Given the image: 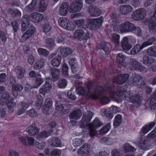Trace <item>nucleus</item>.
<instances>
[{"label":"nucleus","instance_id":"1","mask_svg":"<svg viewBox=\"0 0 156 156\" xmlns=\"http://www.w3.org/2000/svg\"><path fill=\"white\" fill-rule=\"evenodd\" d=\"M92 84V81L88 82L87 84V90L82 87H78L77 88H76V93L80 95L86 94L88 97L93 99L98 98L103 90V88L101 87H98L93 89Z\"/></svg>","mask_w":156,"mask_h":156},{"label":"nucleus","instance_id":"2","mask_svg":"<svg viewBox=\"0 0 156 156\" xmlns=\"http://www.w3.org/2000/svg\"><path fill=\"white\" fill-rule=\"evenodd\" d=\"M93 115V114L91 111L88 112L87 114L84 115L80 122V126L82 128H86L89 130V134L92 137L96 135L97 131L94 128L92 127L91 124L88 123Z\"/></svg>","mask_w":156,"mask_h":156},{"label":"nucleus","instance_id":"3","mask_svg":"<svg viewBox=\"0 0 156 156\" xmlns=\"http://www.w3.org/2000/svg\"><path fill=\"white\" fill-rule=\"evenodd\" d=\"M103 20L102 17L97 19H90L88 20L87 27L91 30H97L101 26Z\"/></svg>","mask_w":156,"mask_h":156},{"label":"nucleus","instance_id":"4","mask_svg":"<svg viewBox=\"0 0 156 156\" xmlns=\"http://www.w3.org/2000/svg\"><path fill=\"white\" fill-rule=\"evenodd\" d=\"M73 38L80 40H87L89 38V34L84 28L77 29L73 33Z\"/></svg>","mask_w":156,"mask_h":156},{"label":"nucleus","instance_id":"5","mask_svg":"<svg viewBox=\"0 0 156 156\" xmlns=\"http://www.w3.org/2000/svg\"><path fill=\"white\" fill-rule=\"evenodd\" d=\"M58 23L61 27L67 30H72L75 28L73 23L66 18H60L58 20Z\"/></svg>","mask_w":156,"mask_h":156},{"label":"nucleus","instance_id":"6","mask_svg":"<svg viewBox=\"0 0 156 156\" xmlns=\"http://www.w3.org/2000/svg\"><path fill=\"white\" fill-rule=\"evenodd\" d=\"M110 96L111 98L117 101H121L122 98H126L128 96V93L126 91H120L118 90L115 91L112 90L110 92Z\"/></svg>","mask_w":156,"mask_h":156},{"label":"nucleus","instance_id":"7","mask_svg":"<svg viewBox=\"0 0 156 156\" xmlns=\"http://www.w3.org/2000/svg\"><path fill=\"white\" fill-rule=\"evenodd\" d=\"M83 6L82 0H76L70 5V8L72 12L80 11Z\"/></svg>","mask_w":156,"mask_h":156},{"label":"nucleus","instance_id":"8","mask_svg":"<svg viewBox=\"0 0 156 156\" xmlns=\"http://www.w3.org/2000/svg\"><path fill=\"white\" fill-rule=\"evenodd\" d=\"M52 102L51 99L47 98L45 100L44 105L43 107V112L45 114H51L52 111Z\"/></svg>","mask_w":156,"mask_h":156},{"label":"nucleus","instance_id":"9","mask_svg":"<svg viewBox=\"0 0 156 156\" xmlns=\"http://www.w3.org/2000/svg\"><path fill=\"white\" fill-rule=\"evenodd\" d=\"M27 30L22 36L21 41H25L31 37L35 31V28L34 27L30 26Z\"/></svg>","mask_w":156,"mask_h":156},{"label":"nucleus","instance_id":"10","mask_svg":"<svg viewBox=\"0 0 156 156\" xmlns=\"http://www.w3.org/2000/svg\"><path fill=\"white\" fill-rule=\"evenodd\" d=\"M29 19L30 20L35 23H38L43 19V15L37 12H33L29 15Z\"/></svg>","mask_w":156,"mask_h":156},{"label":"nucleus","instance_id":"11","mask_svg":"<svg viewBox=\"0 0 156 156\" xmlns=\"http://www.w3.org/2000/svg\"><path fill=\"white\" fill-rule=\"evenodd\" d=\"M119 29L122 32L132 31L134 30V25L129 22H126L122 24Z\"/></svg>","mask_w":156,"mask_h":156},{"label":"nucleus","instance_id":"12","mask_svg":"<svg viewBox=\"0 0 156 156\" xmlns=\"http://www.w3.org/2000/svg\"><path fill=\"white\" fill-rule=\"evenodd\" d=\"M133 10V8L130 5H125L120 6L119 11L121 14L125 15L131 12Z\"/></svg>","mask_w":156,"mask_h":156},{"label":"nucleus","instance_id":"13","mask_svg":"<svg viewBox=\"0 0 156 156\" xmlns=\"http://www.w3.org/2000/svg\"><path fill=\"white\" fill-rule=\"evenodd\" d=\"M139 147L141 149L146 150L149 148L150 144L144 136H141L139 143Z\"/></svg>","mask_w":156,"mask_h":156},{"label":"nucleus","instance_id":"14","mask_svg":"<svg viewBox=\"0 0 156 156\" xmlns=\"http://www.w3.org/2000/svg\"><path fill=\"white\" fill-rule=\"evenodd\" d=\"M29 16L25 15L22 18L21 29L23 32L27 30L30 26H32L30 25L29 23V20H30Z\"/></svg>","mask_w":156,"mask_h":156},{"label":"nucleus","instance_id":"15","mask_svg":"<svg viewBox=\"0 0 156 156\" xmlns=\"http://www.w3.org/2000/svg\"><path fill=\"white\" fill-rule=\"evenodd\" d=\"M88 11L90 15L94 17L99 16L101 14V12L100 9L95 6L92 5L89 7Z\"/></svg>","mask_w":156,"mask_h":156},{"label":"nucleus","instance_id":"16","mask_svg":"<svg viewBox=\"0 0 156 156\" xmlns=\"http://www.w3.org/2000/svg\"><path fill=\"white\" fill-rule=\"evenodd\" d=\"M14 99L10 97L9 93L5 92L2 95V96L0 100V104L2 105L6 104L10 101H13Z\"/></svg>","mask_w":156,"mask_h":156},{"label":"nucleus","instance_id":"17","mask_svg":"<svg viewBox=\"0 0 156 156\" xmlns=\"http://www.w3.org/2000/svg\"><path fill=\"white\" fill-rule=\"evenodd\" d=\"M26 131L30 136H33L38 133L39 129L35 124H33L28 127L26 129Z\"/></svg>","mask_w":156,"mask_h":156},{"label":"nucleus","instance_id":"18","mask_svg":"<svg viewBox=\"0 0 156 156\" xmlns=\"http://www.w3.org/2000/svg\"><path fill=\"white\" fill-rule=\"evenodd\" d=\"M147 102L152 109H156V90L150 98L147 100Z\"/></svg>","mask_w":156,"mask_h":156},{"label":"nucleus","instance_id":"19","mask_svg":"<svg viewBox=\"0 0 156 156\" xmlns=\"http://www.w3.org/2000/svg\"><path fill=\"white\" fill-rule=\"evenodd\" d=\"M51 88V84L47 81H45L43 87L39 89L40 93L44 96L49 92Z\"/></svg>","mask_w":156,"mask_h":156},{"label":"nucleus","instance_id":"20","mask_svg":"<svg viewBox=\"0 0 156 156\" xmlns=\"http://www.w3.org/2000/svg\"><path fill=\"white\" fill-rule=\"evenodd\" d=\"M129 76L127 74H121L118 76L114 79V82L119 84H122L125 82L128 79Z\"/></svg>","mask_w":156,"mask_h":156},{"label":"nucleus","instance_id":"21","mask_svg":"<svg viewBox=\"0 0 156 156\" xmlns=\"http://www.w3.org/2000/svg\"><path fill=\"white\" fill-rule=\"evenodd\" d=\"M30 105L29 103L25 102L22 101L18 105L20 108L17 113L18 115H20L24 112L25 110Z\"/></svg>","mask_w":156,"mask_h":156},{"label":"nucleus","instance_id":"22","mask_svg":"<svg viewBox=\"0 0 156 156\" xmlns=\"http://www.w3.org/2000/svg\"><path fill=\"white\" fill-rule=\"evenodd\" d=\"M112 19L110 20L111 22V26L114 31L118 30L119 28V23L115 20L116 15L115 13H112L110 16Z\"/></svg>","mask_w":156,"mask_h":156},{"label":"nucleus","instance_id":"23","mask_svg":"<svg viewBox=\"0 0 156 156\" xmlns=\"http://www.w3.org/2000/svg\"><path fill=\"white\" fill-rule=\"evenodd\" d=\"M48 141L49 144L51 147H59L62 144L60 140L57 137L50 139Z\"/></svg>","mask_w":156,"mask_h":156},{"label":"nucleus","instance_id":"24","mask_svg":"<svg viewBox=\"0 0 156 156\" xmlns=\"http://www.w3.org/2000/svg\"><path fill=\"white\" fill-rule=\"evenodd\" d=\"M69 4L67 3H63L59 9V14L62 16H65L69 11Z\"/></svg>","mask_w":156,"mask_h":156},{"label":"nucleus","instance_id":"25","mask_svg":"<svg viewBox=\"0 0 156 156\" xmlns=\"http://www.w3.org/2000/svg\"><path fill=\"white\" fill-rule=\"evenodd\" d=\"M90 150L89 145L87 144L83 145L78 151L79 154L84 156L87 154Z\"/></svg>","mask_w":156,"mask_h":156},{"label":"nucleus","instance_id":"26","mask_svg":"<svg viewBox=\"0 0 156 156\" xmlns=\"http://www.w3.org/2000/svg\"><path fill=\"white\" fill-rule=\"evenodd\" d=\"M23 89L22 86L20 83H17L16 85H12V91L13 95L16 97L18 94L17 91H20Z\"/></svg>","mask_w":156,"mask_h":156},{"label":"nucleus","instance_id":"27","mask_svg":"<svg viewBox=\"0 0 156 156\" xmlns=\"http://www.w3.org/2000/svg\"><path fill=\"white\" fill-rule=\"evenodd\" d=\"M15 71L17 74V77L20 79L23 78L24 76L25 70L22 67L18 66L15 68Z\"/></svg>","mask_w":156,"mask_h":156},{"label":"nucleus","instance_id":"28","mask_svg":"<svg viewBox=\"0 0 156 156\" xmlns=\"http://www.w3.org/2000/svg\"><path fill=\"white\" fill-rule=\"evenodd\" d=\"M122 48L125 50H129L131 48V46L128 44V38L126 37H124L121 42Z\"/></svg>","mask_w":156,"mask_h":156},{"label":"nucleus","instance_id":"29","mask_svg":"<svg viewBox=\"0 0 156 156\" xmlns=\"http://www.w3.org/2000/svg\"><path fill=\"white\" fill-rule=\"evenodd\" d=\"M156 38L155 37H152L150 38L146 42L143 43L141 46L139 45H137V48H139L140 50H141L144 48L148 45H151L156 40Z\"/></svg>","mask_w":156,"mask_h":156},{"label":"nucleus","instance_id":"30","mask_svg":"<svg viewBox=\"0 0 156 156\" xmlns=\"http://www.w3.org/2000/svg\"><path fill=\"white\" fill-rule=\"evenodd\" d=\"M69 63L71 67L73 73H75L78 69L76 60L74 59H71L69 60Z\"/></svg>","mask_w":156,"mask_h":156},{"label":"nucleus","instance_id":"31","mask_svg":"<svg viewBox=\"0 0 156 156\" xmlns=\"http://www.w3.org/2000/svg\"><path fill=\"white\" fill-rule=\"evenodd\" d=\"M155 125L154 122H152L148 124H145L142 128L141 132L146 134Z\"/></svg>","mask_w":156,"mask_h":156},{"label":"nucleus","instance_id":"32","mask_svg":"<svg viewBox=\"0 0 156 156\" xmlns=\"http://www.w3.org/2000/svg\"><path fill=\"white\" fill-rule=\"evenodd\" d=\"M52 132V130H44L41 132L37 136V139H40L42 138H46L51 134V133Z\"/></svg>","mask_w":156,"mask_h":156},{"label":"nucleus","instance_id":"33","mask_svg":"<svg viewBox=\"0 0 156 156\" xmlns=\"http://www.w3.org/2000/svg\"><path fill=\"white\" fill-rule=\"evenodd\" d=\"M82 115L81 111L80 110H77L73 112L70 114V119L75 120H77L80 119Z\"/></svg>","mask_w":156,"mask_h":156},{"label":"nucleus","instance_id":"34","mask_svg":"<svg viewBox=\"0 0 156 156\" xmlns=\"http://www.w3.org/2000/svg\"><path fill=\"white\" fill-rule=\"evenodd\" d=\"M110 108H108L105 109H102L101 111V114L102 116L108 117L109 119L112 118L113 115L111 112Z\"/></svg>","mask_w":156,"mask_h":156},{"label":"nucleus","instance_id":"35","mask_svg":"<svg viewBox=\"0 0 156 156\" xmlns=\"http://www.w3.org/2000/svg\"><path fill=\"white\" fill-rule=\"evenodd\" d=\"M61 57L59 55H57L54 57L51 60V64L53 66L58 67L61 63Z\"/></svg>","mask_w":156,"mask_h":156},{"label":"nucleus","instance_id":"36","mask_svg":"<svg viewBox=\"0 0 156 156\" xmlns=\"http://www.w3.org/2000/svg\"><path fill=\"white\" fill-rule=\"evenodd\" d=\"M146 11L143 9L137 10V20H140L145 16Z\"/></svg>","mask_w":156,"mask_h":156},{"label":"nucleus","instance_id":"37","mask_svg":"<svg viewBox=\"0 0 156 156\" xmlns=\"http://www.w3.org/2000/svg\"><path fill=\"white\" fill-rule=\"evenodd\" d=\"M46 47L50 49H51L55 46V44L53 39L51 38H47L45 41Z\"/></svg>","mask_w":156,"mask_h":156},{"label":"nucleus","instance_id":"38","mask_svg":"<svg viewBox=\"0 0 156 156\" xmlns=\"http://www.w3.org/2000/svg\"><path fill=\"white\" fill-rule=\"evenodd\" d=\"M154 18H152V16L150 20H147V23L149 29L151 30H156V20H154Z\"/></svg>","mask_w":156,"mask_h":156},{"label":"nucleus","instance_id":"39","mask_svg":"<svg viewBox=\"0 0 156 156\" xmlns=\"http://www.w3.org/2000/svg\"><path fill=\"white\" fill-rule=\"evenodd\" d=\"M60 51L61 55L64 57L71 54L72 52V50L70 48L62 47L60 48Z\"/></svg>","mask_w":156,"mask_h":156},{"label":"nucleus","instance_id":"40","mask_svg":"<svg viewBox=\"0 0 156 156\" xmlns=\"http://www.w3.org/2000/svg\"><path fill=\"white\" fill-rule=\"evenodd\" d=\"M44 59H38L37 62L34 64V68L36 70L41 69L44 66Z\"/></svg>","mask_w":156,"mask_h":156},{"label":"nucleus","instance_id":"41","mask_svg":"<svg viewBox=\"0 0 156 156\" xmlns=\"http://www.w3.org/2000/svg\"><path fill=\"white\" fill-rule=\"evenodd\" d=\"M122 149L125 152H131L136 150V149L134 147L127 143L123 145Z\"/></svg>","mask_w":156,"mask_h":156},{"label":"nucleus","instance_id":"42","mask_svg":"<svg viewBox=\"0 0 156 156\" xmlns=\"http://www.w3.org/2000/svg\"><path fill=\"white\" fill-rule=\"evenodd\" d=\"M122 120V116L120 114L117 115L115 117L113 122L114 126L115 127H117L119 126Z\"/></svg>","mask_w":156,"mask_h":156},{"label":"nucleus","instance_id":"43","mask_svg":"<svg viewBox=\"0 0 156 156\" xmlns=\"http://www.w3.org/2000/svg\"><path fill=\"white\" fill-rule=\"evenodd\" d=\"M38 6V10L40 12H42L45 10L46 5L44 0H40Z\"/></svg>","mask_w":156,"mask_h":156},{"label":"nucleus","instance_id":"44","mask_svg":"<svg viewBox=\"0 0 156 156\" xmlns=\"http://www.w3.org/2000/svg\"><path fill=\"white\" fill-rule=\"evenodd\" d=\"M84 141V140L83 138H75L73 140L72 143L74 147H79Z\"/></svg>","mask_w":156,"mask_h":156},{"label":"nucleus","instance_id":"45","mask_svg":"<svg viewBox=\"0 0 156 156\" xmlns=\"http://www.w3.org/2000/svg\"><path fill=\"white\" fill-rule=\"evenodd\" d=\"M147 54L150 56L156 57V47L152 46L147 50Z\"/></svg>","mask_w":156,"mask_h":156},{"label":"nucleus","instance_id":"46","mask_svg":"<svg viewBox=\"0 0 156 156\" xmlns=\"http://www.w3.org/2000/svg\"><path fill=\"white\" fill-rule=\"evenodd\" d=\"M92 127L94 128H97L100 127L103 125V123L98 118H96L93 121L92 124Z\"/></svg>","mask_w":156,"mask_h":156},{"label":"nucleus","instance_id":"47","mask_svg":"<svg viewBox=\"0 0 156 156\" xmlns=\"http://www.w3.org/2000/svg\"><path fill=\"white\" fill-rule=\"evenodd\" d=\"M13 101H10L6 105L8 108V112L9 113L12 112L14 110V108L16 106V103L12 102Z\"/></svg>","mask_w":156,"mask_h":156},{"label":"nucleus","instance_id":"48","mask_svg":"<svg viewBox=\"0 0 156 156\" xmlns=\"http://www.w3.org/2000/svg\"><path fill=\"white\" fill-rule=\"evenodd\" d=\"M144 79L139 76H137V86L139 87H143L145 84Z\"/></svg>","mask_w":156,"mask_h":156},{"label":"nucleus","instance_id":"49","mask_svg":"<svg viewBox=\"0 0 156 156\" xmlns=\"http://www.w3.org/2000/svg\"><path fill=\"white\" fill-rule=\"evenodd\" d=\"M60 70L58 69H53L51 71V74L53 81H55L58 78L60 74Z\"/></svg>","mask_w":156,"mask_h":156},{"label":"nucleus","instance_id":"50","mask_svg":"<svg viewBox=\"0 0 156 156\" xmlns=\"http://www.w3.org/2000/svg\"><path fill=\"white\" fill-rule=\"evenodd\" d=\"M111 125V124L110 123H108L105 127L102 128L100 130V134L104 135L107 133L110 129Z\"/></svg>","mask_w":156,"mask_h":156},{"label":"nucleus","instance_id":"51","mask_svg":"<svg viewBox=\"0 0 156 156\" xmlns=\"http://www.w3.org/2000/svg\"><path fill=\"white\" fill-rule=\"evenodd\" d=\"M64 107L62 104L57 102L55 104V109L57 112H60L61 115H62L64 113L63 111Z\"/></svg>","mask_w":156,"mask_h":156},{"label":"nucleus","instance_id":"52","mask_svg":"<svg viewBox=\"0 0 156 156\" xmlns=\"http://www.w3.org/2000/svg\"><path fill=\"white\" fill-rule=\"evenodd\" d=\"M34 84L33 88H37L42 84L43 82V80L41 77H39L36 78Z\"/></svg>","mask_w":156,"mask_h":156},{"label":"nucleus","instance_id":"53","mask_svg":"<svg viewBox=\"0 0 156 156\" xmlns=\"http://www.w3.org/2000/svg\"><path fill=\"white\" fill-rule=\"evenodd\" d=\"M126 58V56L122 53L118 54L117 56V61L119 63H122Z\"/></svg>","mask_w":156,"mask_h":156},{"label":"nucleus","instance_id":"54","mask_svg":"<svg viewBox=\"0 0 156 156\" xmlns=\"http://www.w3.org/2000/svg\"><path fill=\"white\" fill-rule=\"evenodd\" d=\"M9 13L13 16H20L21 15L20 12L16 9H9Z\"/></svg>","mask_w":156,"mask_h":156},{"label":"nucleus","instance_id":"55","mask_svg":"<svg viewBox=\"0 0 156 156\" xmlns=\"http://www.w3.org/2000/svg\"><path fill=\"white\" fill-rule=\"evenodd\" d=\"M110 101V99L108 97L104 96L101 98L100 102L101 105H104L108 104Z\"/></svg>","mask_w":156,"mask_h":156},{"label":"nucleus","instance_id":"56","mask_svg":"<svg viewBox=\"0 0 156 156\" xmlns=\"http://www.w3.org/2000/svg\"><path fill=\"white\" fill-rule=\"evenodd\" d=\"M36 147L39 150H42L43 149L45 145V143L43 141H36L35 144Z\"/></svg>","mask_w":156,"mask_h":156},{"label":"nucleus","instance_id":"57","mask_svg":"<svg viewBox=\"0 0 156 156\" xmlns=\"http://www.w3.org/2000/svg\"><path fill=\"white\" fill-rule=\"evenodd\" d=\"M67 84V82L66 80L62 79L60 80L58 83V87L61 88H63L65 87Z\"/></svg>","mask_w":156,"mask_h":156},{"label":"nucleus","instance_id":"58","mask_svg":"<svg viewBox=\"0 0 156 156\" xmlns=\"http://www.w3.org/2000/svg\"><path fill=\"white\" fill-rule=\"evenodd\" d=\"M38 53L44 56H47L49 54V52L46 49L42 48H39L37 49Z\"/></svg>","mask_w":156,"mask_h":156},{"label":"nucleus","instance_id":"59","mask_svg":"<svg viewBox=\"0 0 156 156\" xmlns=\"http://www.w3.org/2000/svg\"><path fill=\"white\" fill-rule=\"evenodd\" d=\"M18 139L19 141L23 145L25 146L27 145V135L25 136H20L18 137Z\"/></svg>","mask_w":156,"mask_h":156},{"label":"nucleus","instance_id":"60","mask_svg":"<svg viewBox=\"0 0 156 156\" xmlns=\"http://www.w3.org/2000/svg\"><path fill=\"white\" fill-rule=\"evenodd\" d=\"M112 38L113 41L119 44L120 43V36L119 35L116 34H114L112 36Z\"/></svg>","mask_w":156,"mask_h":156},{"label":"nucleus","instance_id":"61","mask_svg":"<svg viewBox=\"0 0 156 156\" xmlns=\"http://www.w3.org/2000/svg\"><path fill=\"white\" fill-rule=\"evenodd\" d=\"M61 151L57 149H54L51 152V156H60L61 154Z\"/></svg>","mask_w":156,"mask_h":156},{"label":"nucleus","instance_id":"62","mask_svg":"<svg viewBox=\"0 0 156 156\" xmlns=\"http://www.w3.org/2000/svg\"><path fill=\"white\" fill-rule=\"evenodd\" d=\"M84 22V20L82 19L74 21V27H80L82 26Z\"/></svg>","mask_w":156,"mask_h":156},{"label":"nucleus","instance_id":"63","mask_svg":"<svg viewBox=\"0 0 156 156\" xmlns=\"http://www.w3.org/2000/svg\"><path fill=\"white\" fill-rule=\"evenodd\" d=\"M28 115L31 117H36L37 115V112L34 109H30L27 112Z\"/></svg>","mask_w":156,"mask_h":156},{"label":"nucleus","instance_id":"64","mask_svg":"<svg viewBox=\"0 0 156 156\" xmlns=\"http://www.w3.org/2000/svg\"><path fill=\"white\" fill-rule=\"evenodd\" d=\"M156 136V127L150 133L148 134L147 137L148 138H153Z\"/></svg>","mask_w":156,"mask_h":156}]
</instances>
